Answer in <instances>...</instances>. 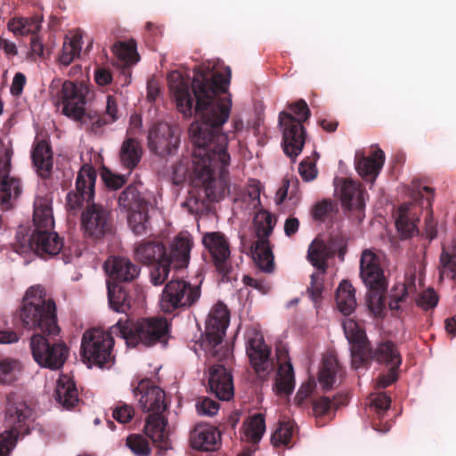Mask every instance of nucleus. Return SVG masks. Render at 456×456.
<instances>
[{"instance_id": "3", "label": "nucleus", "mask_w": 456, "mask_h": 456, "mask_svg": "<svg viewBox=\"0 0 456 456\" xmlns=\"http://www.w3.org/2000/svg\"><path fill=\"white\" fill-rule=\"evenodd\" d=\"M97 174L91 165H84L76 179V191H71L66 197V207L69 211L81 209V227L86 238L100 240L113 230V216L108 207L94 202V187Z\"/></svg>"}, {"instance_id": "27", "label": "nucleus", "mask_w": 456, "mask_h": 456, "mask_svg": "<svg viewBox=\"0 0 456 456\" xmlns=\"http://www.w3.org/2000/svg\"><path fill=\"white\" fill-rule=\"evenodd\" d=\"M193 241L189 234L179 233L170 245V252L167 253V260L168 261V273L170 266L175 269L184 268L190 261V254Z\"/></svg>"}, {"instance_id": "14", "label": "nucleus", "mask_w": 456, "mask_h": 456, "mask_svg": "<svg viewBox=\"0 0 456 456\" xmlns=\"http://www.w3.org/2000/svg\"><path fill=\"white\" fill-rule=\"evenodd\" d=\"M59 335L33 334L29 347L34 361L41 367L59 370L69 356V348Z\"/></svg>"}, {"instance_id": "49", "label": "nucleus", "mask_w": 456, "mask_h": 456, "mask_svg": "<svg viewBox=\"0 0 456 456\" xmlns=\"http://www.w3.org/2000/svg\"><path fill=\"white\" fill-rule=\"evenodd\" d=\"M321 274L322 273L317 272L312 273L310 277V285L306 290L310 299L314 302L316 307H318V305L322 302V299L323 279Z\"/></svg>"}, {"instance_id": "1", "label": "nucleus", "mask_w": 456, "mask_h": 456, "mask_svg": "<svg viewBox=\"0 0 456 456\" xmlns=\"http://www.w3.org/2000/svg\"><path fill=\"white\" fill-rule=\"evenodd\" d=\"M230 80V69L224 76L209 67L194 69L191 86L179 71L175 70L168 76L169 89L178 111L185 118L191 117L193 112L195 115V121L189 129L193 145L194 188L183 203L190 213L200 211L205 200L219 201L230 192L229 140L223 132V126L230 117L232 99L230 95L221 96L227 93Z\"/></svg>"}, {"instance_id": "46", "label": "nucleus", "mask_w": 456, "mask_h": 456, "mask_svg": "<svg viewBox=\"0 0 456 456\" xmlns=\"http://www.w3.org/2000/svg\"><path fill=\"white\" fill-rule=\"evenodd\" d=\"M347 396H339V399L334 397L330 400L329 397L322 396L313 402V411L316 417L326 415L331 408H338L339 405L346 404Z\"/></svg>"}, {"instance_id": "56", "label": "nucleus", "mask_w": 456, "mask_h": 456, "mask_svg": "<svg viewBox=\"0 0 456 456\" xmlns=\"http://www.w3.org/2000/svg\"><path fill=\"white\" fill-rule=\"evenodd\" d=\"M197 411L200 415L214 416L219 410V403L209 398H203L196 403Z\"/></svg>"}, {"instance_id": "37", "label": "nucleus", "mask_w": 456, "mask_h": 456, "mask_svg": "<svg viewBox=\"0 0 456 456\" xmlns=\"http://www.w3.org/2000/svg\"><path fill=\"white\" fill-rule=\"evenodd\" d=\"M275 387L279 394L289 395L293 392L295 375L293 366L289 361L280 364L275 379Z\"/></svg>"}, {"instance_id": "30", "label": "nucleus", "mask_w": 456, "mask_h": 456, "mask_svg": "<svg viewBox=\"0 0 456 456\" xmlns=\"http://www.w3.org/2000/svg\"><path fill=\"white\" fill-rule=\"evenodd\" d=\"M340 200L342 205L348 209L362 208L364 207V190L362 184L346 179L340 189Z\"/></svg>"}, {"instance_id": "19", "label": "nucleus", "mask_w": 456, "mask_h": 456, "mask_svg": "<svg viewBox=\"0 0 456 456\" xmlns=\"http://www.w3.org/2000/svg\"><path fill=\"white\" fill-rule=\"evenodd\" d=\"M337 252L343 260L346 254V244L341 237L332 236L328 242L316 238L308 248L307 259L323 274L328 269L327 261L333 257Z\"/></svg>"}, {"instance_id": "48", "label": "nucleus", "mask_w": 456, "mask_h": 456, "mask_svg": "<svg viewBox=\"0 0 456 456\" xmlns=\"http://www.w3.org/2000/svg\"><path fill=\"white\" fill-rule=\"evenodd\" d=\"M337 211V204L330 200H322L314 205L311 215L315 221L324 222Z\"/></svg>"}, {"instance_id": "35", "label": "nucleus", "mask_w": 456, "mask_h": 456, "mask_svg": "<svg viewBox=\"0 0 456 456\" xmlns=\"http://www.w3.org/2000/svg\"><path fill=\"white\" fill-rule=\"evenodd\" d=\"M9 173L3 175L0 186V208L7 211L12 208V199H16L21 192L20 180L9 177Z\"/></svg>"}, {"instance_id": "42", "label": "nucleus", "mask_w": 456, "mask_h": 456, "mask_svg": "<svg viewBox=\"0 0 456 456\" xmlns=\"http://www.w3.org/2000/svg\"><path fill=\"white\" fill-rule=\"evenodd\" d=\"M244 426L247 439L257 444L265 431V416L262 413H256L245 421Z\"/></svg>"}, {"instance_id": "64", "label": "nucleus", "mask_w": 456, "mask_h": 456, "mask_svg": "<svg viewBox=\"0 0 456 456\" xmlns=\"http://www.w3.org/2000/svg\"><path fill=\"white\" fill-rule=\"evenodd\" d=\"M314 387L315 383L314 381H308L300 387L295 398L298 404H301L312 394Z\"/></svg>"}, {"instance_id": "9", "label": "nucleus", "mask_w": 456, "mask_h": 456, "mask_svg": "<svg viewBox=\"0 0 456 456\" xmlns=\"http://www.w3.org/2000/svg\"><path fill=\"white\" fill-rule=\"evenodd\" d=\"M287 108L289 111L279 114V125L282 128L283 151L295 161L305 145L306 132L303 123L309 119L311 111L303 99L288 103Z\"/></svg>"}, {"instance_id": "58", "label": "nucleus", "mask_w": 456, "mask_h": 456, "mask_svg": "<svg viewBox=\"0 0 456 456\" xmlns=\"http://www.w3.org/2000/svg\"><path fill=\"white\" fill-rule=\"evenodd\" d=\"M41 21L42 20L37 16L26 18V22L22 24V27L18 36H26L30 34L32 37L35 34L38 33V31L41 28Z\"/></svg>"}, {"instance_id": "12", "label": "nucleus", "mask_w": 456, "mask_h": 456, "mask_svg": "<svg viewBox=\"0 0 456 456\" xmlns=\"http://www.w3.org/2000/svg\"><path fill=\"white\" fill-rule=\"evenodd\" d=\"M2 405L6 426L21 436L28 435L37 418L34 401L20 393L10 391L4 394Z\"/></svg>"}, {"instance_id": "60", "label": "nucleus", "mask_w": 456, "mask_h": 456, "mask_svg": "<svg viewBox=\"0 0 456 456\" xmlns=\"http://www.w3.org/2000/svg\"><path fill=\"white\" fill-rule=\"evenodd\" d=\"M391 399L386 394H378L372 401V406L376 409L379 418H381L386 411L389 408Z\"/></svg>"}, {"instance_id": "29", "label": "nucleus", "mask_w": 456, "mask_h": 456, "mask_svg": "<svg viewBox=\"0 0 456 456\" xmlns=\"http://www.w3.org/2000/svg\"><path fill=\"white\" fill-rule=\"evenodd\" d=\"M55 399L65 409L74 408L79 402L78 391L74 380L68 375H61L55 388Z\"/></svg>"}, {"instance_id": "21", "label": "nucleus", "mask_w": 456, "mask_h": 456, "mask_svg": "<svg viewBox=\"0 0 456 456\" xmlns=\"http://www.w3.org/2000/svg\"><path fill=\"white\" fill-rule=\"evenodd\" d=\"M246 352L252 368L258 376L265 377L273 369L271 347L266 345L262 334L255 333L248 339Z\"/></svg>"}, {"instance_id": "2", "label": "nucleus", "mask_w": 456, "mask_h": 456, "mask_svg": "<svg viewBox=\"0 0 456 456\" xmlns=\"http://www.w3.org/2000/svg\"><path fill=\"white\" fill-rule=\"evenodd\" d=\"M230 80V69L224 76L209 67L194 69L191 86L179 71L175 70L168 76L169 89L178 111L185 118L191 117L193 112L195 115V121L189 129L193 145L194 188L183 203L190 213L200 211L205 200L219 201L230 192L229 140L223 132V126L230 117L232 99L230 95L221 96L227 93Z\"/></svg>"}, {"instance_id": "15", "label": "nucleus", "mask_w": 456, "mask_h": 456, "mask_svg": "<svg viewBox=\"0 0 456 456\" xmlns=\"http://www.w3.org/2000/svg\"><path fill=\"white\" fill-rule=\"evenodd\" d=\"M134 259L143 265H152L150 280L154 286L162 285L168 277V261L164 244L157 240H142L134 247Z\"/></svg>"}, {"instance_id": "8", "label": "nucleus", "mask_w": 456, "mask_h": 456, "mask_svg": "<svg viewBox=\"0 0 456 456\" xmlns=\"http://www.w3.org/2000/svg\"><path fill=\"white\" fill-rule=\"evenodd\" d=\"M170 322L164 317L141 318L136 322L121 319L111 327V333L119 334L130 346L146 347L167 345L170 338Z\"/></svg>"}, {"instance_id": "10", "label": "nucleus", "mask_w": 456, "mask_h": 456, "mask_svg": "<svg viewBox=\"0 0 456 456\" xmlns=\"http://www.w3.org/2000/svg\"><path fill=\"white\" fill-rule=\"evenodd\" d=\"M230 323L227 306L218 302L211 308L206 321L205 333L200 339V347L208 358L227 361L232 356V349L224 345V337Z\"/></svg>"}, {"instance_id": "54", "label": "nucleus", "mask_w": 456, "mask_h": 456, "mask_svg": "<svg viewBox=\"0 0 456 456\" xmlns=\"http://www.w3.org/2000/svg\"><path fill=\"white\" fill-rule=\"evenodd\" d=\"M298 172L303 180L306 182L314 180L317 175L315 163L310 158L304 159L299 164Z\"/></svg>"}, {"instance_id": "40", "label": "nucleus", "mask_w": 456, "mask_h": 456, "mask_svg": "<svg viewBox=\"0 0 456 456\" xmlns=\"http://www.w3.org/2000/svg\"><path fill=\"white\" fill-rule=\"evenodd\" d=\"M112 52L125 67L134 65L140 60L139 54L136 52V45L134 41L117 42L112 46Z\"/></svg>"}, {"instance_id": "52", "label": "nucleus", "mask_w": 456, "mask_h": 456, "mask_svg": "<svg viewBox=\"0 0 456 456\" xmlns=\"http://www.w3.org/2000/svg\"><path fill=\"white\" fill-rule=\"evenodd\" d=\"M440 266L442 268L440 271L441 274L444 269L456 273V245L452 247L451 251H448L444 247L443 248L440 255Z\"/></svg>"}, {"instance_id": "20", "label": "nucleus", "mask_w": 456, "mask_h": 456, "mask_svg": "<svg viewBox=\"0 0 456 456\" xmlns=\"http://www.w3.org/2000/svg\"><path fill=\"white\" fill-rule=\"evenodd\" d=\"M88 93V88L82 83L65 81L57 94L58 104L62 106V113L72 119L78 118L86 110V98Z\"/></svg>"}, {"instance_id": "16", "label": "nucleus", "mask_w": 456, "mask_h": 456, "mask_svg": "<svg viewBox=\"0 0 456 456\" xmlns=\"http://www.w3.org/2000/svg\"><path fill=\"white\" fill-rule=\"evenodd\" d=\"M121 211L126 213L127 222L136 235H142L150 229L149 201L138 191L135 185L130 184L119 194L118 199Z\"/></svg>"}, {"instance_id": "57", "label": "nucleus", "mask_w": 456, "mask_h": 456, "mask_svg": "<svg viewBox=\"0 0 456 456\" xmlns=\"http://www.w3.org/2000/svg\"><path fill=\"white\" fill-rule=\"evenodd\" d=\"M298 184L299 181L297 177H291L290 179L285 177L282 182V186L279 189L277 192V204H281L284 201L290 187L292 188L290 193H294V190L297 191Z\"/></svg>"}, {"instance_id": "13", "label": "nucleus", "mask_w": 456, "mask_h": 456, "mask_svg": "<svg viewBox=\"0 0 456 456\" xmlns=\"http://www.w3.org/2000/svg\"><path fill=\"white\" fill-rule=\"evenodd\" d=\"M114 338L111 334L99 328L86 330L81 341L80 354L88 367L110 369L115 362Z\"/></svg>"}, {"instance_id": "43", "label": "nucleus", "mask_w": 456, "mask_h": 456, "mask_svg": "<svg viewBox=\"0 0 456 456\" xmlns=\"http://www.w3.org/2000/svg\"><path fill=\"white\" fill-rule=\"evenodd\" d=\"M297 428L293 421H280L279 427L271 437L273 445L274 447L289 446Z\"/></svg>"}, {"instance_id": "18", "label": "nucleus", "mask_w": 456, "mask_h": 456, "mask_svg": "<svg viewBox=\"0 0 456 456\" xmlns=\"http://www.w3.org/2000/svg\"><path fill=\"white\" fill-rule=\"evenodd\" d=\"M202 244L208 250L216 272L223 278L228 276L232 270V264L227 237L221 232H206L202 237Z\"/></svg>"}, {"instance_id": "50", "label": "nucleus", "mask_w": 456, "mask_h": 456, "mask_svg": "<svg viewBox=\"0 0 456 456\" xmlns=\"http://www.w3.org/2000/svg\"><path fill=\"white\" fill-rule=\"evenodd\" d=\"M437 303L438 296L433 289L424 290L416 299L417 305L425 311L435 308Z\"/></svg>"}, {"instance_id": "28", "label": "nucleus", "mask_w": 456, "mask_h": 456, "mask_svg": "<svg viewBox=\"0 0 456 456\" xmlns=\"http://www.w3.org/2000/svg\"><path fill=\"white\" fill-rule=\"evenodd\" d=\"M31 159L37 175L43 178H48L53 170V158L50 144L41 140L32 149Z\"/></svg>"}, {"instance_id": "55", "label": "nucleus", "mask_w": 456, "mask_h": 456, "mask_svg": "<svg viewBox=\"0 0 456 456\" xmlns=\"http://www.w3.org/2000/svg\"><path fill=\"white\" fill-rule=\"evenodd\" d=\"M134 415V410L128 404H122L117 406L112 412V417L119 423H128L131 421Z\"/></svg>"}, {"instance_id": "22", "label": "nucleus", "mask_w": 456, "mask_h": 456, "mask_svg": "<svg viewBox=\"0 0 456 456\" xmlns=\"http://www.w3.org/2000/svg\"><path fill=\"white\" fill-rule=\"evenodd\" d=\"M180 140L173 128L165 123L154 126L149 132L148 143L151 151L158 155H170L179 145Z\"/></svg>"}, {"instance_id": "7", "label": "nucleus", "mask_w": 456, "mask_h": 456, "mask_svg": "<svg viewBox=\"0 0 456 456\" xmlns=\"http://www.w3.org/2000/svg\"><path fill=\"white\" fill-rule=\"evenodd\" d=\"M19 316L22 326L33 330L34 334L59 335L61 332L55 302L46 298V294L40 286L30 287L27 290Z\"/></svg>"}, {"instance_id": "32", "label": "nucleus", "mask_w": 456, "mask_h": 456, "mask_svg": "<svg viewBox=\"0 0 456 456\" xmlns=\"http://www.w3.org/2000/svg\"><path fill=\"white\" fill-rule=\"evenodd\" d=\"M411 205L403 204L399 207L395 225L402 239H408L418 232L419 217L411 208Z\"/></svg>"}, {"instance_id": "33", "label": "nucleus", "mask_w": 456, "mask_h": 456, "mask_svg": "<svg viewBox=\"0 0 456 456\" xmlns=\"http://www.w3.org/2000/svg\"><path fill=\"white\" fill-rule=\"evenodd\" d=\"M74 120L80 122L86 132L98 136L103 134L105 126L110 125L106 116L92 110H83Z\"/></svg>"}, {"instance_id": "53", "label": "nucleus", "mask_w": 456, "mask_h": 456, "mask_svg": "<svg viewBox=\"0 0 456 456\" xmlns=\"http://www.w3.org/2000/svg\"><path fill=\"white\" fill-rule=\"evenodd\" d=\"M102 178L105 185L113 190L121 188L126 182V177L125 175L114 174L106 168L102 172Z\"/></svg>"}, {"instance_id": "31", "label": "nucleus", "mask_w": 456, "mask_h": 456, "mask_svg": "<svg viewBox=\"0 0 456 456\" xmlns=\"http://www.w3.org/2000/svg\"><path fill=\"white\" fill-rule=\"evenodd\" d=\"M107 290L110 308L117 313L126 314L132 307V298L126 287L107 281Z\"/></svg>"}, {"instance_id": "6", "label": "nucleus", "mask_w": 456, "mask_h": 456, "mask_svg": "<svg viewBox=\"0 0 456 456\" xmlns=\"http://www.w3.org/2000/svg\"><path fill=\"white\" fill-rule=\"evenodd\" d=\"M33 222L34 230L29 238L25 240L27 244L20 242L15 250L21 254L29 249L44 259L51 258L61 252L64 262L69 263L71 256L65 253L62 238L53 231L54 221L52 208L47 205L36 207Z\"/></svg>"}, {"instance_id": "44", "label": "nucleus", "mask_w": 456, "mask_h": 456, "mask_svg": "<svg viewBox=\"0 0 456 456\" xmlns=\"http://www.w3.org/2000/svg\"><path fill=\"white\" fill-rule=\"evenodd\" d=\"M255 260L264 272L271 273L273 270V255L269 241H265L264 244H261V240L256 242Z\"/></svg>"}, {"instance_id": "59", "label": "nucleus", "mask_w": 456, "mask_h": 456, "mask_svg": "<svg viewBox=\"0 0 456 456\" xmlns=\"http://www.w3.org/2000/svg\"><path fill=\"white\" fill-rule=\"evenodd\" d=\"M145 28H146V31L144 34L145 40L151 45H155V43L162 36V28L159 25L152 23V22H147Z\"/></svg>"}, {"instance_id": "34", "label": "nucleus", "mask_w": 456, "mask_h": 456, "mask_svg": "<svg viewBox=\"0 0 456 456\" xmlns=\"http://www.w3.org/2000/svg\"><path fill=\"white\" fill-rule=\"evenodd\" d=\"M355 290L353 285L343 281L336 291V303L338 309L344 315H350L356 307Z\"/></svg>"}, {"instance_id": "45", "label": "nucleus", "mask_w": 456, "mask_h": 456, "mask_svg": "<svg viewBox=\"0 0 456 456\" xmlns=\"http://www.w3.org/2000/svg\"><path fill=\"white\" fill-rule=\"evenodd\" d=\"M20 372V363L12 358L0 359V383L10 385L17 380Z\"/></svg>"}, {"instance_id": "5", "label": "nucleus", "mask_w": 456, "mask_h": 456, "mask_svg": "<svg viewBox=\"0 0 456 456\" xmlns=\"http://www.w3.org/2000/svg\"><path fill=\"white\" fill-rule=\"evenodd\" d=\"M134 395H140L139 404L145 412H151L146 419L144 433L153 444L162 450L169 448V439L167 432V419L163 412L167 410V403L164 390L154 385L151 379H144L139 381L134 388Z\"/></svg>"}, {"instance_id": "39", "label": "nucleus", "mask_w": 456, "mask_h": 456, "mask_svg": "<svg viewBox=\"0 0 456 456\" xmlns=\"http://www.w3.org/2000/svg\"><path fill=\"white\" fill-rule=\"evenodd\" d=\"M254 224L257 240H261V244L269 241L268 238L276 224V217L267 210L263 209L256 215Z\"/></svg>"}, {"instance_id": "25", "label": "nucleus", "mask_w": 456, "mask_h": 456, "mask_svg": "<svg viewBox=\"0 0 456 456\" xmlns=\"http://www.w3.org/2000/svg\"><path fill=\"white\" fill-rule=\"evenodd\" d=\"M208 385L211 392L224 401H229L234 394L231 372L222 364L213 365L209 369Z\"/></svg>"}, {"instance_id": "23", "label": "nucleus", "mask_w": 456, "mask_h": 456, "mask_svg": "<svg viewBox=\"0 0 456 456\" xmlns=\"http://www.w3.org/2000/svg\"><path fill=\"white\" fill-rule=\"evenodd\" d=\"M104 268L112 284L131 282L140 274L141 268L129 258L120 256H110L104 263Z\"/></svg>"}, {"instance_id": "61", "label": "nucleus", "mask_w": 456, "mask_h": 456, "mask_svg": "<svg viewBox=\"0 0 456 456\" xmlns=\"http://www.w3.org/2000/svg\"><path fill=\"white\" fill-rule=\"evenodd\" d=\"M102 115L107 117L108 121L112 124L117 121L119 118L118 109L116 100L113 96H107L106 110Z\"/></svg>"}, {"instance_id": "47", "label": "nucleus", "mask_w": 456, "mask_h": 456, "mask_svg": "<svg viewBox=\"0 0 456 456\" xmlns=\"http://www.w3.org/2000/svg\"><path fill=\"white\" fill-rule=\"evenodd\" d=\"M126 444L135 456H150L151 452L148 440L139 434L128 436Z\"/></svg>"}, {"instance_id": "51", "label": "nucleus", "mask_w": 456, "mask_h": 456, "mask_svg": "<svg viewBox=\"0 0 456 456\" xmlns=\"http://www.w3.org/2000/svg\"><path fill=\"white\" fill-rule=\"evenodd\" d=\"M20 434L9 430L0 435V456H8L16 445Z\"/></svg>"}, {"instance_id": "36", "label": "nucleus", "mask_w": 456, "mask_h": 456, "mask_svg": "<svg viewBox=\"0 0 456 456\" xmlns=\"http://www.w3.org/2000/svg\"><path fill=\"white\" fill-rule=\"evenodd\" d=\"M141 158L142 148L139 142L134 138L126 139L123 142L119 151L121 165L131 171L138 165Z\"/></svg>"}, {"instance_id": "38", "label": "nucleus", "mask_w": 456, "mask_h": 456, "mask_svg": "<svg viewBox=\"0 0 456 456\" xmlns=\"http://www.w3.org/2000/svg\"><path fill=\"white\" fill-rule=\"evenodd\" d=\"M339 369L338 362L334 355L330 354L323 358L322 365L318 375V380L323 389H330L332 387Z\"/></svg>"}, {"instance_id": "62", "label": "nucleus", "mask_w": 456, "mask_h": 456, "mask_svg": "<svg viewBox=\"0 0 456 456\" xmlns=\"http://www.w3.org/2000/svg\"><path fill=\"white\" fill-rule=\"evenodd\" d=\"M400 366H393L388 368V371L379 377L378 385L379 387L386 388L398 379V369Z\"/></svg>"}, {"instance_id": "63", "label": "nucleus", "mask_w": 456, "mask_h": 456, "mask_svg": "<svg viewBox=\"0 0 456 456\" xmlns=\"http://www.w3.org/2000/svg\"><path fill=\"white\" fill-rule=\"evenodd\" d=\"M25 84H26L25 75L20 72H17L13 77L12 83L11 86L12 94L13 96H19L22 93Z\"/></svg>"}, {"instance_id": "24", "label": "nucleus", "mask_w": 456, "mask_h": 456, "mask_svg": "<svg viewBox=\"0 0 456 456\" xmlns=\"http://www.w3.org/2000/svg\"><path fill=\"white\" fill-rule=\"evenodd\" d=\"M385 163L384 151L377 148L370 156H365L362 151H357L354 157L355 169L359 175L371 184L375 182Z\"/></svg>"}, {"instance_id": "17", "label": "nucleus", "mask_w": 456, "mask_h": 456, "mask_svg": "<svg viewBox=\"0 0 456 456\" xmlns=\"http://www.w3.org/2000/svg\"><path fill=\"white\" fill-rule=\"evenodd\" d=\"M200 295V285H191L183 279H172L162 291L160 307L163 312L172 314L192 306L199 301Z\"/></svg>"}, {"instance_id": "4", "label": "nucleus", "mask_w": 456, "mask_h": 456, "mask_svg": "<svg viewBox=\"0 0 456 456\" xmlns=\"http://www.w3.org/2000/svg\"><path fill=\"white\" fill-rule=\"evenodd\" d=\"M343 330L350 345L352 368L357 370L367 366L371 361L387 368L401 365L402 356L394 342L380 341L372 348L364 330L353 319L343 322Z\"/></svg>"}, {"instance_id": "41", "label": "nucleus", "mask_w": 456, "mask_h": 456, "mask_svg": "<svg viewBox=\"0 0 456 456\" xmlns=\"http://www.w3.org/2000/svg\"><path fill=\"white\" fill-rule=\"evenodd\" d=\"M82 48V36L76 34L70 38H66L61 53L59 62L64 66H69L76 57H78Z\"/></svg>"}, {"instance_id": "11", "label": "nucleus", "mask_w": 456, "mask_h": 456, "mask_svg": "<svg viewBox=\"0 0 456 456\" xmlns=\"http://www.w3.org/2000/svg\"><path fill=\"white\" fill-rule=\"evenodd\" d=\"M360 276L369 289L368 307L375 314H381L386 307L384 293L387 289V282L379 257L371 249H364L362 252Z\"/></svg>"}, {"instance_id": "26", "label": "nucleus", "mask_w": 456, "mask_h": 456, "mask_svg": "<svg viewBox=\"0 0 456 456\" xmlns=\"http://www.w3.org/2000/svg\"><path fill=\"white\" fill-rule=\"evenodd\" d=\"M219 430L209 424H197L190 434L191 446L199 451L213 452L220 444Z\"/></svg>"}]
</instances>
